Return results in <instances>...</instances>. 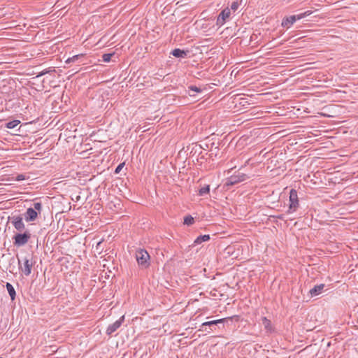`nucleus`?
<instances>
[{"label": "nucleus", "mask_w": 358, "mask_h": 358, "mask_svg": "<svg viewBox=\"0 0 358 358\" xmlns=\"http://www.w3.org/2000/svg\"><path fill=\"white\" fill-rule=\"evenodd\" d=\"M313 13V10H308L303 13L285 17L282 19L281 25L283 27L289 28L296 20H301L305 17H307Z\"/></svg>", "instance_id": "nucleus-1"}, {"label": "nucleus", "mask_w": 358, "mask_h": 358, "mask_svg": "<svg viewBox=\"0 0 358 358\" xmlns=\"http://www.w3.org/2000/svg\"><path fill=\"white\" fill-rule=\"evenodd\" d=\"M136 259L138 264L143 268H146L150 265V255L144 249H139L136 252Z\"/></svg>", "instance_id": "nucleus-2"}, {"label": "nucleus", "mask_w": 358, "mask_h": 358, "mask_svg": "<svg viewBox=\"0 0 358 358\" xmlns=\"http://www.w3.org/2000/svg\"><path fill=\"white\" fill-rule=\"evenodd\" d=\"M299 206V200L297 192L294 189H292L289 192V213H294Z\"/></svg>", "instance_id": "nucleus-3"}, {"label": "nucleus", "mask_w": 358, "mask_h": 358, "mask_svg": "<svg viewBox=\"0 0 358 358\" xmlns=\"http://www.w3.org/2000/svg\"><path fill=\"white\" fill-rule=\"evenodd\" d=\"M30 234L29 232H24L23 234H17L14 236V245L20 247L25 245L30 238Z\"/></svg>", "instance_id": "nucleus-4"}, {"label": "nucleus", "mask_w": 358, "mask_h": 358, "mask_svg": "<svg viewBox=\"0 0 358 358\" xmlns=\"http://www.w3.org/2000/svg\"><path fill=\"white\" fill-rule=\"evenodd\" d=\"M231 16V9H229L228 7L223 9L219 15L217 16V21H216V25H217L219 27L223 26L227 20H228Z\"/></svg>", "instance_id": "nucleus-5"}, {"label": "nucleus", "mask_w": 358, "mask_h": 358, "mask_svg": "<svg viewBox=\"0 0 358 358\" xmlns=\"http://www.w3.org/2000/svg\"><path fill=\"white\" fill-rule=\"evenodd\" d=\"M248 178L249 177L246 174L238 173L237 175L231 176L230 178H229L227 184L228 185H234Z\"/></svg>", "instance_id": "nucleus-6"}, {"label": "nucleus", "mask_w": 358, "mask_h": 358, "mask_svg": "<svg viewBox=\"0 0 358 358\" xmlns=\"http://www.w3.org/2000/svg\"><path fill=\"white\" fill-rule=\"evenodd\" d=\"M124 316L123 315L114 323L110 324L106 329V334L108 335H111L113 333H114L117 329H118L120 327L122 322H124Z\"/></svg>", "instance_id": "nucleus-7"}, {"label": "nucleus", "mask_w": 358, "mask_h": 358, "mask_svg": "<svg viewBox=\"0 0 358 358\" xmlns=\"http://www.w3.org/2000/svg\"><path fill=\"white\" fill-rule=\"evenodd\" d=\"M12 224L14 227L19 231H22L24 229L25 226L22 221V217L20 215L14 216L12 217Z\"/></svg>", "instance_id": "nucleus-8"}, {"label": "nucleus", "mask_w": 358, "mask_h": 358, "mask_svg": "<svg viewBox=\"0 0 358 358\" xmlns=\"http://www.w3.org/2000/svg\"><path fill=\"white\" fill-rule=\"evenodd\" d=\"M38 212L35 210L33 208H29L27 209L24 213V220L27 222H32L36 220L38 217Z\"/></svg>", "instance_id": "nucleus-9"}, {"label": "nucleus", "mask_w": 358, "mask_h": 358, "mask_svg": "<svg viewBox=\"0 0 358 358\" xmlns=\"http://www.w3.org/2000/svg\"><path fill=\"white\" fill-rule=\"evenodd\" d=\"M34 262L32 260L29 259L25 257L24 260V268H21L24 274L27 276L29 275L31 273V268L34 265Z\"/></svg>", "instance_id": "nucleus-10"}, {"label": "nucleus", "mask_w": 358, "mask_h": 358, "mask_svg": "<svg viewBox=\"0 0 358 358\" xmlns=\"http://www.w3.org/2000/svg\"><path fill=\"white\" fill-rule=\"evenodd\" d=\"M325 287L324 284H320L314 286L311 289H310L309 293L311 295V296H316L320 294L324 288Z\"/></svg>", "instance_id": "nucleus-11"}, {"label": "nucleus", "mask_w": 358, "mask_h": 358, "mask_svg": "<svg viewBox=\"0 0 358 358\" xmlns=\"http://www.w3.org/2000/svg\"><path fill=\"white\" fill-rule=\"evenodd\" d=\"M230 318L231 317H227V318H222V319H219V320H216L205 322L202 324V327H203V326L214 327L215 325H216L217 324L224 323L226 320H227L228 319H230Z\"/></svg>", "instance_id": "nucleus-12"}, {"label": "nucleus", "mask_w": 358, "mask_h": 358, "mask_svg": "<svg viewBox=\"0 0 358 358\" xmlns=\"http://www.w3.org/2000/svg\"><path fill=\"white\" fill-rule=\"evenodd\" d=\"M171 54L176 57L184 58L187 56V51H185L179 48H176L172 51Z\"/></svg>", "instance_id": "nucleus-13"}, {"label": "nucleus", "mask_w": 358, "mask_h": 358, "mask_svg": "<svg viewBox=\"0 0 358 358\" xmlns=\"http://www.w3.org/2000/svg\"><path fill=\"white\" fill-rule=\"evenodd\" d=\"M6 287L8 292L10 296L11 300L12 301L15 300V296H16V292H15V290L13 286L10 283L6 282Z\"/></svg>", "instance_id": "nucleus-14"}, {"label": "nucleus", "mask_w": 358, "mask_h": 358, "mask_svg": "<svg viewBox=\"0 0 358 358\" xmlns=\"http://www.w3.org/2000/svg\"><path fill=\"white\" fill-rule=\"evenodd\" d=\"M262 324L264 327V329L268 332H271L273 329H272L271 321L268 319H267V317H263L262 318Z\"/></svg>", "instance_id": "nucleus-15"}, {"label": "nucleus", "mask_w": 358, "mask_h": 358, "mask_svg": "<svg viewBox=\"0 0 358 358\" xmlns=\"http://www.w3.org/2000/svg\"><path fill=\"white\" fill-rule=\"evenodd\" d=\"M210 240V236L209 235H202V236H198L194 243V245H199V244H201L203 242H206V241H208Z\"/></svg>", "instance_id": "nucleus-16"}, {"label": "nucleus", "mask_w": 358, "mask_h": 358, "mask_svg": "<svg viewBox=\"0 0 358 358\" xmlns=\"http://www.w3.org/2000/svg\"><path fill=\"white\" fill-rule=\"evenodd\" d=\"M20 123V120H13L7 122L6 124V127L8 129H14L15 127H17Z\"/></svg>", "instance_id": "nucleus-17"}, {"label": "nucleus", "mask_w": 358, "mask_h": 358, "mask_svg": "<svg viewBox=\"0 0 358 358\" xmlns=\"http://www.w3.org/2000/svg\"><path fill=\"white\" fill-rule=\"evenodd\" d=\"M194 222V219L192 216L191 215H187L184 217V224L187 225V226H190L192 224H193Z\"/></svg>", "instance_id": "nucleus-18"}, {"label": "nucleus", "mask_w": 358, "mask_h": 358, "mask_svg": "<svg viewBox=\"0 0 358 358\" xmlns=\"http://www.w3.org/2000/svg\"><path fill=\"white\" fill-rule=\"evenodd\" d=\"M210 192V185H207L204 187H201L199 191V194L200 196H203L204 194H208Z\"/></svg>", "instance_id": "nucleus-19"}, {"label": "nucleus", "mask_w": 358, "mask_h": 358, "mask_svg": "<svg viewBox=\"0 0 358 358\" xmlns=\"http://www.w3.org/2000/svg\"><path fill=\"white\" fill-rule=\"evenodd\" d=\"M188 89H189V96H194V94H191V93L189 92V91H192V92H197V93H198V92H201V88H199V87H196V86H194V85H190V86H189V87H188Z\"/></svg>", "instance_id": "nucleus-20"}, {"label": "nucleus", "mask_w": 358, "mask_h": 358, "mask_svg": "<svg viewBox=\"0 0 358 358\" xmlns=\"http://www.w3.org/2000/svg\"><path fill=\"white\" fill-rule=\"evenodd\" d=\"M114 55V53H106L103 54L102 56L103 61L105 62H109L111 59V57Z\"/></svg>", "instance_id": "nucleus-21"}, {"label": "nucleus", "mask_w": 358, "mask_h": 358, "mask_svg": "<svg viewBox=\"0 0 358 358\" xmlns=\"http://www.w3.org/2000/svg\"><path fill=\"white\" fill-rule=\"evenodd\" d=\"M34 209H35L36 211L38 212V213H41L42 210V204L41 202H34Z\"/></svg>", "instance_id": "nucleus-22"}, {"label": "nucleus", "mask_w": 358, "mask_h": 358, "mask_svg": "<svg viewBox=\"0 0 358 358\" xmlns=\"http://www.w3.org/2000/svg\"><path fill=\"white\" fill-rule=\"evenodd\" d=\"M83 57H84L83 54H79V55H74V56L71 57V62H76L80 58H82Z\"/></svg>", "instance_id": "nucleus-23"}, {"label": "nucleus", "mask_w": 358, "mask_h": 358, "mask_svg": "<svg viewBox=\"0 0 358 358\" xmlns=\"http://www.w3.org/2000/svg\"><path fill=\"white\" fill-rule=\"evenodd\" d=\"M239 7V3L238 1H234L233 3L231 6V10H232L234 12H235L238 8Z\"/></svg>", "instance_id": "nucleus-24"}, {"label": "nucleus", "mask_w": 358, "mask_h": 358, "mask_svg": "<svg viewBox=\"0 0 358 358\" xmlns=\"http://www.w3.org/2000/svg\"><path fill=\"white\" fill-rule=\"evenodd\" d=\"M124 163H121L115 169V173H119L120 172V171L122 170V167L124 166Z\"/></svg>", "instance_id": "nucleus-25"}, {"label": "nucleus", "mask_w": 358, "mask_h": 358, "mask_svg": "<svg viewBox=\"0 0 358 358\" xmlns=\"http://www.w3.org/2000/svg\"><path fill=\"white\" fill-rule=\"evenodd\" d=\"M24 176L20 174V175H18L17 177V180L20 181V180H24Z\"/></svg>", "instance_id": "nucleus-26"}, {"label": "nucleus", "mask_w": 358, "mask_h": 358, "mask_svg": "<svg viewBox=\"0 0 358 358\" xmlns=\"http://www.w3.org/2000/svg\"><path fill=\"white\" fill-rule=\"evenodd\" d=\"M45 73H46V72H45V71H42L41 73H39V74L37 76V77H39V76H43V75H45Z\"/></svg>", "instance_id": "nucleus-27"}, {"label": "nucleus", "mask_w": 358, "mask_h": 358, "mask_svg": "<svg viewBox=\"0 0 358 358\" xmlns=\"http://www.w3.org/2000/svg\"><path fill=\"white\" fill-rule=\"evenodd\" d=\"M71 62H71V57L68 58V59L66 60V64H69V63H71Z\"/></svg>", "instance_id": "nucleus-28"}, {"label": "nucleus", "mask_w": 358, "mask_h": 358, "mask_svg": "<svg viewBox=\"0 0 358 358\" xmlns=\"http://www.w3.org/2000/svg\"><path fill=\"white\" fill-rule=\"evenodd\" d=\"M10 262H15V259H14V258H13V257L10 259Z\"/></svg>", "instance_id": "nucleus-29"}, {"label": "nucleus", "mask_w": 358, "mask_h": 358, "mask_svg": "<svg viewBox=\"0 0 358 358\" xmlns=\"http://www.w3.org/2000/svg\"><path fill=\"white\" fill-rule=\"evenodd\" d=\"M18 264H19V265L20 264V259H18Z\"/></svg>", "instance_id": "nucleus-30"}, {"label": "nucleus", "mask_w": 358, "mask_h": 358, "mask_svg": "<svg viewBox=\"0 0 358 358\" xmlns=\"http://www.w3.org/2000/svg\"><path fill=\"white\" fill-rule=\"evenodd\" d=\"M0 358H2V357H0Z\"/></svg>", "instance_id": "nucleus-31"}]
</instances>
